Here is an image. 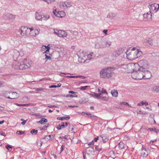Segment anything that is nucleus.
Instances as JSON below:
<instances>
[{
    "label": "nucleus",
    "instance_id": "10",
    "mask_svg": "<svg viewBox=\"0 0 159 159\" xmlns=\"http://www.w3.org/2000/svg\"><path fill=\"white\" fill-rule=\"evenodd\" d=\"M52 12L55 16L59 17H62L65 15V13L64 11H57L55 9L53 10Z\"/></svg>",
    "mask_w": 159,
    "mask_h": 159
},
{
    "label": "nucleus",
    "instance_id": "55",
    "mask_svg": "<svg viewBox=\"0 0 159 159\" xmlns=\"http://www.w3.org/2000/svg\"><path fill=\"white\" fill-rule=\"evenodd\" d=\"M54 33L55 34H57V35H58V32H59V31H58L57 30V29H54Z\"/></svg>",
    "mask_w": 159,
    "mask_h": 159
},
{
    "label": "nucleus",
    "instance_id": "13",
    "mask_svg": "<svg viewBox=\"0 0 159 159\" xmlns=\"http://www.w3.org/2000/svg\"><path fill=\"white\" fill-rule=\"evenodd\" d=\"M134 65L132 63H129L128 64V66L127 68L126 71L128 73H130L132 74L133 73V68Z\"/></svg>",
    "mask_w": 159,
    "mask_h": 159
},
{
    "label": "nucleus",
    "instance_id": "48",
    "mask_svg": "<svg viewBox=\"0 0 159 159\" xmlns=\"http://www.w3.org/2000/svg\"><path fill=\"white\" fill-rule=\"evenodd\" d=\"M101 93V94L102 93H105L107 95L108 94V93L107 92L106 89H105L104 88H102V90L101 91V93Z\"/></svg>",
    "mask_w": 159,
    "mask_h": 159
},
{
    "label": "nucleus",
    "instance_id": "54",
    "mask_svg": "<svg viewBox=\"0 0 159 159\" xmlns=\"http://www.w3.org/2000/svg\"><path fill=\"white\" fill-rule=\"evenodd\" d=\"M0 135H1L4 136H6V134H5V133H4V132H2V131H0Z\"/></svg>",
    "mask_w": 159,
    "mask_h": 159
},
{
    "label": "nucleus",
    "instance_id": "29",
    "mask_svg": "<svg viewBox=\"0 0 159 159\" xmlns=\"http://www.w3.org/2000/svg\"><path fill=\"white\" fill-rule=\"evenodd\" d=\"M30 29V31L29 32V34H28L29 36H35L34 34V30L32 28H29Z\"/></svg>",
    "mask_w": 159,
    "mask_h": 159
},
{
    "label": "nucleus",
    "instance_id": "28",
    "mask_svg": "<svg viewBox=\"0 0 159 159\" xmlns=\"http://www.w3.org/2000/svg\"><path fill=\"white\" fill-rule=\"evenodd\" d=\"M50 48V45L48 44L47 46H46L45 45H43L42 46V48H41V50H43V49H46V51H45V52H49Z\"/></svg>",
    "mask_w": 159,
    "mask_h": 159
},
{
    "label": "nucleus",
    "instance_id": "25",
    "mask_svg": "<svg viewBox=\"0 0 159 159\" xmlns=\"http://www.w3.org/2000/svg\"><path fill=\"white\" fill-rule=\"evenodd\" d=\"M42 19H41V21L42 20H47L50 18V16L48 14H45L42 15Z\"/></svg>",
    "mask_w": 159,
    "mask_h": 159
},
{
    "label": "nucleus",
    "instance_id": "5",
    "mask_svg": "<svg viewBox=\"0 0 159 159\" xmlns=\"http://www.w3.org/2000/svg\"><path fill=\"white\" fill-rule=\"evenodd\" d=\"M87 53L81 51H80L77 53V55L78 57V61L81 63H84L87 60L86 55Z\"/></svg>",
    "mask_w": 159,
    "mask_h": 159
},
{
    "label": "nucleus",
    "instance_id": "52",
    "mask_svg": "<svg viewBox=\"0 0 159 159\" xmlns=\"http://www.w3.org/2000/svg\"><path fill=\"white\" fill-rule=\"evenodd\" d=\"M24 133V132L18 130L16 132V134H22Z\"/></svg>",
    "mask_w": 159,
    "mask_h": 159
},
{
    "label": "nucleus",
    "instance_id": "6",
    "mask_svg": "<svg viewBox=\"0 0 159 159\" xmlns=\"http://www.w3.org/2000/svg\"><path fill=\"white\" fill-rule=\"evenodd\" d=\"M30 29L25 26H21L20 28L19 32L22 36H28Z\"/></svg>",
    "mask_w": 159,
    "mask_h": 159
},
{
    "label": "nucleus",
    "instance_id": "44",
    "mask_svg": "<svg viewBox=\"0 0 159 159\" xmlns=\"http://www.w3.org/2000/svg\"><path fill=\"white\" fill-rule=\"evenodd\" d=\"M89 87L88 86H84L81 87L80 89L81 90H84L87 89Z\"/></svg>",
    "mask_w": 159,
    "mask_h": 159
},
{
    "label": "nucleus",
    "instance_id": "50",
    "mask_svg": "<svg viewBox=\"0 0 159 159\" xmlns=\"http://www.w3.org/2000/svg\"><path fill=\"white\" fill-rule=\"evenodd\" d=\"M95 149L98 152L101 151L102 150V148L101 147H99L98 146H96L95 147Z\"/></svg>",
    "mask_w": 159,
    "mask_h": 159
},
{
    "label": "nucleus",
    "instance_id": "3",
    "mask_svg": "<svg viewBox=\"0 0 159 159\" xmlns=\"http://www.w3.org/2000/svg\"><path fill=\"white\" fill-rule=\"evenodd\" d=\"M27 61V59H25L22 62V63L21 64L19 62H18L17 65L15 67L16 69H19L20 70H25L30 67V65L28 63H26Z\"/></svg>",
    "mask_w": 159,
    "mask_h": 159
},
{
    "label": "nucleus",
    "instance_id": "31",
    "mask_svg": "<svg viewBox=\"0 0 159 159\" xmlns=\"http://www.w3.org/2000/svg\"><path fill=\"white\" fill-rule=\"evenodd\" d=\"M47 122V119L45 118H43L41 119V120L38 121V122L39 123H41V124H44Z\"/></svg>",
    "mask_w": 159,
    "mask_h": 159
},
{
    "label": "nucleus",
    "instance_id": "8",
    "mask_svg": "<svg viewBox=\"0 0 159 159\" xmlns=\"http://www.w3.org/2000/svg\"><path fill=\"white\" fill-rule=\"evenodd\" d=\"M149 8L150 9L149 12H156L159 9V4L157 3H154L150 5L149 6Z\"/></svg>",
    "mask_w": 159,
    "mask_h": 159
},
{
    "label": "nucleus",
    "instance_id": "33",
    "mask_svg": "<svg viewBox=\"0 0 159 159\" xmlns=\"http://www.w3.org/2000/svg\"><path fill=\"white\" fill-rule=\"evenodd\" d=\"M92 54L93 53L88 54L87 53L86 57V59H87L86 60H90L92 58Z\"/></svg>",
    "mask_w": 159,
    "mask_h": 159
},
{
    "label": "nucleus",
    "instance_id": "22",
    "mask_svg": "<svg viewBox=\"0 0 159 159\" xmlns=\"http://www.w3.org/2000/svg\"><path fill=\"white\" fill-rule=\"evenodd\" d=\"M86 151L87 153L89 155L93 154L94 152V148L92 147L88 148L86 149Z\"/></svg>",
    "mask_w": 159,
    "mask_h": 159
},
{
    "label": "nucleus",
    "instance_id": "2",
    "mask_svg": "<svg viewBox=\"0 0 159 159\" xmlns=\"http://www.w3.org/2000/svg\"><path fill=\"white\" fill-rule=\"evenodd\" d=\"M111 68L102 69L100 71V76L102 78H108L111 76Z\"/></svg>",
    "mask_w": 159,
    "mask_h": 159
},
{
    "label": "nucleus",
    "instance_id": "35",
    "mask_svg": "<svg viewBox=\"0 0 159 159\" xmlns=\"http://www.w3.org/2000/svg\"><path fill=\"white\" fill-rule=\"evenodd\" d=\"M101 95V93H95L94 94V98H95L97 99H100V97H101L100 95Z\"/></svg>",
    "mask_w": 159,
    "mask_h": 159
},
{
    "label": "nucleus",
    "instance_id": "18",
    "mask_svg": "<svg viewBox=\"0 0 159 159\" xmlns=\"http://www.w3.org/2000/svg\"><path fill=\"white\" fill-rule=\"evenodd\" d=\"M144 43L147 45H152L153 44V40L152 39L150 38H146L144 40Z\"/></svg>",
    "mask_w": 159,
    "mask_h": 159
},
{
    "label": "nucleus",
    "instance_id": "37",
    "mask_svg": "<svg viewBox=\"0 0 159 159\" xmlns=\"http://www.w3.org/2000/svg\"><path fill=\"white\" fill-rule=\"evenodd\" d=\"M68 77L70 78H78V77H81L83 79H84L85 77L84 76H81L80 75L78 76H68Z\"/></svg>",
    "mask_w": 159,
    "mask_h": 159
},
{
    "label": "nucleus",
    "instance_id": "59",
    "mask_svg": "<svg viewBox=\"0 0 159 159\" xmlns=\"http://www.w3.org/2000/svg\"><path fill=\"white\" fill-rule=\"evenodd\" d=\"M27 120H25L21 122V124L23 125H25Z\"/></svg>",
    "mask_w": 159,
    "mask_h": 159
},
{
    "label": "nucleus",
    "instance_id": "34",
    "mask_svg": "<svg viewBox=\"0 0 159 159\" xmlns=\"http://www.w3.org/2000/svg\"><path fill=\"white\" fill-rule=\"evenodd\" d=\"M65 2H61L59 3V7L61 9H65Z\"/></svg>",
    "mask_w": 159,
    "mask_h": 159
},
{
    "label": "nucleus",
    "instance_id": "39",
    "mask_svg": "<svg viewBox=\"0 0 159 159\" xmlns=\"http://www.w3.org/2000/svg\"><path fill=\"white\" fill-rule=\"evenodd\" d=\"M11 92H10V91H6L5 92V93H4V95L7 98L8 96H10Z\"/></svg>",
    "mask_w": 159,
    "mask_h": 159
},
{
    "label": "nucleus",
    "instance_id": "64",
    "mask_svg": "<svg viewBox=\"0 0 159 159\" xmlns=\"http://www.w3.org/2000/svg\"><path fill=\"white\" fill-rule=\"evenodd\" d=\"M94 92H92L91 93L89 94V95H90L91 97L94 98V94H95Z\"/></svg>",
    "mask_w": 159,
    "mask_h": 159
},
{
    "label": "nucleus",
    "instance_id": "36",
    "mask_svg": "<svg viewBox=\"0 0 159 159\" xmlns=\"http://www.w3.org/2000/svg\"><path fill=\"white\" fill-rule=\"evenodd\" d=\"M38 131L35 129H32L30 131V133L32 134L36 135L38 133Z\"/></svg>",
    "mask_w": 159,
    "mask_h": 159
},
{
    "label": "nucleus",
    "instance_id": "17",
    "mask_svg": "<svg viewBox=\"0 0 159 159\" xmlns=\"http://www.w3.org/2000/svg\"><path fill=\"white\" fill-rule=\"evenodd\" d=\"M134 65L133 72H137L138 70H139L141 69L139 66L138 63H133Z\"/></svg>",
    "mask_w": 159,
    "mask_h": 159
},
{
    "label": "nucleus",
    "instance_id": "12",
    "mask_svg": "<svg viewBox=\"0 0 159 159\" xmlns=\"http://www.w3.org/2000/svg\"><path fill=\"white\" fill-rule=\"evenodd\" d=\"M2 17L4 19L7 20L14 18H15V16L10 13H5L3 15Z\"/></svg>",
    "mask_w": 159,
    "mask_h": 159
},
{
    "label": "nucleus",
    "instance_id": "15",
    "mask_svg": "<svg viewBox=\"0 0 159 159\" xmlns=\"http://www.w3.org/2000/svg\"><path fill=\"white\" fill-rule=\"evenodd\" d=\"M152 16L150 12L145 13L143 15L144 20L145 21L150 20H151Z\"/></svg>",
    "mask_w": 159,
    "mask_h": 159
},
{
    "label": "nucleus",
    "instance_id": "1",
    "mask_svg": "<svg viewBox=\"0 0 159 159\" xmlns=\"http://www.w3.org/2000/svg\"><path fill=\"white\" fill-rule=\"evenodd\" d=\"M126 54L127 58L129 60H132L140 57L143 53L139 49L134 48L131 50H127Z\"/></svg>",
    "mask_w": 159,
    "mask_h": 159
},
{
    "label": "nucleus",
    "instance_id": "46",
    "mask_svg": "<svg viewBox=\"0 0 159 159\" xmlns=\"http://www.w3.org/2000/svg\"><path fill=\"white\" fill-rule=\"evenodd\" d=\"M153 90L157 92H159V86H157L153 88Z\"/></svg>",
    "mask_w": 159,
    "mask_h": 159
},
{
    "label": "nucleus",
    "instance_id": "14",
    "mask_svg": "<svg viewBox=\"0 0 159 159\" xmlns=\"http://www.w3.org/2000/svg\"><path fill=\"white\" fill-rule=\"evenodd\" d=\"M111 44V42L109 40H106L102 44V48H105L110 47Z\"/></svg>",
    "mask_w": 159,
    "mask_h": 159
},
{
    "label": "nucleus",
    "instance_id": "40",
    "mask_svg": "<svg viewBox=\"0 0 159 159\" xmlns=\"http://www.w3.org/2000/svg\"><path fill=\"white\" fill-rule=\"evenodd\" d=\"M102 101H108V98L106 97H102L101 96L100 97V99Z\"/></svg>",
    "mask_w": 159,
    "mask_h": 159
},
{
    "label": "nucleus",
    "instance_id": "43",
    "mask_svg": "<svg viewBox=\"0 0 159 159\" xmlns=\"http://www.w3.org/2000/svg\"><path fill=\"white\" fill-rule=\"evenodd\" d=\"M40 31L39 29H38L36 30H34V35L36 36L37 34H39V32Z\"/></svg>",
    "mask_w": 159,
    "mask_h": 159
},
{
    "label": "nucleus",
    "instance_id": "57",
    "mask_svg": "<svg viewBox=\"0 0 159 159\" xmlns=\"http://www.w3.org/2000/svg\"><path fill=\"white\" fill-rule=\"evenodd\" d=\"M59 138H60V139H68V138H67V136H66V135H65L64 136H62V137H59Z\"/></svg>",
    "mask_w": 159,
    "mask_h": 159
},
{
    "label": "nucleus",
    "instance_id": "32",
    "mask_svg": "<svg viewBox=\"0 0 159 159\" xmlns=\"http://www.w3.org/2000/svg\"><path fill=\"white\" fill-rule=\"evenodd\" d=\"M116 16V15L115 14L110 12L108 13L107 16V17L108 18L111 19L113 17H115Z\"/></svg>",
    "mask_w": 159,
    "mask_h": 159
},
{
    "label": "nucleus",
    "instance_id": "61",
    "mask_svg": "<svg viewBox=\"0 0 159 159\" xmlns=\"http://www.w3.org/2000/svg\"><path fill=\"white\" fill-rule=\"evenodd\" d=\"M48 126V125L47 126L46 125H44L43 127L42 128V130H45V129L47 128Z\"/></svg>",
    "mask_w": 159,
    "mask_h": 159
},
{
    "label": "nucleus",
    "instance_id": "19",
    "mask_svg": "<svg viewBox=\"0 0 159 159\" xmlns=\"http://www.w3.org/2000/svg\"><path fill=\"white\" fill-rule=\"evenodd\" d=\"M141 156L143 157H146L149 154V152H148L146 149L143 147L142 148L141 152Z\"/></svg>",
    "mask_w": 159,
    "mask_h": 159
},
{
    "label": "nucleus",
    "instance_id": "42",
    "mask_svg": "<svg viewBox=\"0 0 159 159\" xmlns=\"http://www.w3.org/2000/svg\"><path fill=\"white\" fill-rule=\"evenodd\" d=\"M43 142L41 141H38L37 142V146L38 148H40L42 145Z\"/></svg>",
    "mask_w": 159,
    "mask_h": 159
},
{
    "label": "nucleus",
    "instance_id": "24",
    "mask_svg": "<svg viewBox=\"0 0 159 159\" xmlns=\"http://www.w3.org/2000/svg\"><path fill=\"white\" fill-rule=\"evenodd\" d=\"M68 126L69 130L70 132L71 133H75L76 132V129H74L73 126L70 125V124Z\"/></svg>",
    "mask_w": 159,
    "mask_h": 159
},
{
    "label": "nucleus",
    "instance_id": "11",
    "mask_svg": "<svg viewBox=\"0 0 159 159\" xmlns=\"http://www.w3.org/2000/svg\"><path fill=\"white\" fill-rule=\"evenodd\" d=\"M143 71V79H150L152 76L150 72L145 70H144Z\"/></svg>",
    "mask_w": 159,
    "mask_h": 159
},
{
    "label": "nucleus",
    "instance_id": "21",
    "mask_svg": "<svg viewBox=\"0 0 159 159\" xmlns=\"http://www.w3.org/2000/svg\"><path fill=\"white\" fill-rule=\"evenodd\" d=\"M58 36L60 37H66L67 36V33L64 31L59 30Z\"/></svg>",
    "mask_w": 159,
    "mask_h": 159
},
{
    "label": "nucleus",
    "instance_id": "62",
    "mask_svg": "<svg viewBox=\"0 0 159 159\" xmlns=\"http://www.w3.org/2000/svg\"><path fill=\"white\" fill-rule=\"evenodd\" d=\"M49 88H56V85H51L49 86Z\"/></svg>",
    "mask_w": 159,
    "mask_h": 159
},
{
    "label": "nucleus",
    "instance_id": "7",
    "mask_svg": "<svg viewBox=\"0 0 159 159\" xmlns=\"http://www.w3.org/2000/svg\"><path fill=\"white\" fill-rule=\"evenodd\" d=\"M141 69L145 70L147 68L148 66V62L146 60H142L138 62Z\"/></svg>",
    "mask_w": 159,
    "mask_h": 159
},
{
    "label": "nucleus",
    "instance_id": "41",
    "mask_svg": "<svg viewBox=\"0 0 159 159\" xmlns=\"http://www.w3.org/2000/svg\"><path fill=\"white\" fill-rule=\"evenodd\" d=\"M119 55V54L116 52H114L112 53L111 56L112 57H118Z\"/></svg>",
    "mask_w": 159,
    "mask_h": 159
},
{
    "label": "nucleus",
    "instance_id": "23",
    "mask_svg": "<svg viewBox=\"0 0 159 159\" xmlns=\"http://www.w3.org/2000/svg\"><path fill=\"white\" fill-rule=\"evenodd\" d=\"M42 15H41L39 13L36 12L35 13V19L38 20H41L42 19Z\"/></svg>",
    "mask_w": 159,
    "mask_h": 159
},
{
    "label": "nucleus",
    "instance_id": "27",
    "mask_svg": "<svg viewBox=\"0 0 159 159\" xmlns=\"http://www.w3.org/2000/svg\"><path fill=\"white\" fill-rule=\"evenodd\" d=\"M65 9H68L72 6V4L71 2H65Z\"/></svg>",
    "mask_w": 159,
    "mask_h": 159
},
{
    "label": "nucleus",
    "instance_id": "20",
    "mask_svg": "<svg viewBox=\"0 0 159 159\" xmlns=\"http://www.w3.org/2000/svg\"><path fill=\"white\" fill-rule=\"evenodd\" d=\"M118 66V68H120L122 71L125 72L128 66V64H119Z\"/></svg>",
    "mask_w": 159,
    "mask_h": 159
},
{
    "label": "nucleus",
    "instance_id": "45",
    "mask_svg": "<svg viewBox=\"0 0 159 159\" xmlns=\"http://www.w3.org/2000/svg\"><path fill=\"white\" fill-rule=\"evenodd\" d=\"M5 147L9 151H11L12 150V146L9 145H6L5 146Z\"/></svg>",
    "mask_w": 159,
    "mask_h": 159
},
{
    "label": "nucleus",
    "instance_id": "9",
    "mask_svg": "<svg viewBox=\"0 0 159 159\" xmlns=\"http://www.w3.org/2000/svg\"><path fill=\"white\" fill-rule=\"evenodd\" d=\"M81 34L80 33L75 31L71 32L70 37V39H78L81 37Z\"/></svg>",
    "mask_w": 159,
    "mask_h": 159
},
{
    "label": "nucleus",
    "instance_id": "16",
    "mask_svg": "<svg viewBox=\"0 0 159 159\" xmlns=\"http://www.w3.org/2000/svg\"><path fill=\"white\" fill-rule=\"evenodd\" d=\"M11 94L10 96L11 97L8 96L7 97V98L11 99H15L19 97V94L16 92H11Z\"/></svg>",
    "mask_w": 159,
    "mask_h": 159
},
{
    "label": "nucleus",
    "instance_id": "56",
    "mask_svg": "<svg viewBox=\"0 0 159 159\" xmlns=\"http://www.w3.org/2000/svg\"><path fill=\"white\" fill-rule=\"evenodd\" d=\"M57 128L58 130L61 129V125H57Z\"/></svg>",
    "mask_w": 159,
    "mask_h": 159
},
{
    "label": "nucleus",
    "instance_id": "49",
    "mask_svg": "<svg viewBox=\"0 0 159 159\" xmlns=\"http://www.w3.org/2000/svg\"><path fill=\"white\" fill-rule=\"evenodd\" d=\"M55 1V0H46V2L48 4H49L53 3Z\"/></svg>",
    "mask_w": 159,
    "mask_h": 159
},
{
    "label": "nucleus",
    "instance_id": "63",
    "mask_svg": "<svg viewBox=\"0 0 159 159\" xmlns=\"http://www.w3.org/2000/svg\"><path fill=\"white\" fill-rule=\"evenodd\" d=\"M100 137H98L96 138H94V141L95 142H97V140H98L99 139Z\"/></svg>",
    "mask_w": 159,
    "mask_h": 159
},
{
    "label": "nucleus",
    "instance_id": "51",
    "mask_svg": "<svg viewBox=\"0 0 159 159\" xmlns=\"http://www.w3.org/2000/svg\"><path fill=\"white\" fill-rule=\"evenodd\" d=\"M51 135H50L48 136H45L43 139H45L50 140L51 139Z\"/></svg>",
    "mask_w": 159,
    "mask_h": 159
},
{
    "label": "nucleus",
    "instance_id": "58",
    "mask_svg": "<svg viewBox=\"0 0 159 159\" xmlns=\"http://www.w3.org/2000/svg\"><path fill=\"white\" fill-rule=\"evenodd\" d=\"M64 147V146L63 145H61V150L60 151V153H61L63 150V148Z\"/></svg>",
    "mask_w": 159,
    "mask_h": 159
},
{
    "label": "nucleus",
    "instance_id": "60",
    "mask_svg": "<svg viewBox=\"0 0 159 159\" xmlns=\"http://www.w3.org/2000/svg\"><path fill=\"white\" fill-rule=\"evenodd\" d=\"M64 119H65L66 120H68L70 119V116H67L66 117H63Z\"/></svg>",
    "mask_w": 159,
    "mask_h": 159
},
{
    "label": "nucleus",
    "instance_id": "26",
    "mask_svg": "<svg viewBox=\"0 0 159 159\" xmlns=\"http://www.w3.org/2000/svg\"><path fill=\"white\" fill-rule=\"evenodd\" d=\"M99 140L100 141H102L104 143H105L108 141V139L106 137L103 135H101L99 137Z\"/></svg>",
    "mask_w": 159,
    "mask_h": 159
},
{
    "label": "nucleus",
    "instance_id": "4",
    "mask_svg": "<svg viewBox=\"0 0 159 159\" xmlns=\"http://www.w3.org/2000/svg\"><path fill=\"white\" fill-rule=\"evenodd\" d=\"M143 70L140 69L137 72H133L131 75L134 79L141 80L143 79Z\"/></svg>",
    "mask_w": 159,
    "mask_h": 159
},
{
    "label": "nucleus",
    "instance_id": "30",
    "mask_svg": "<svg viewBox=\"0 0 159 159\" xmlns=\"http://www.w3.org/2000/svg\"><path fill=\"white\" fill-rule=\"evenodd\" d=\"M111 93L112 96L115 97H117L118 96V92L117 90H113L111 91Z\"/></svg>",
    "mask_w": 159,
    "mask_h": 159
},
{
    "label": "nucleus",
    "instance_id": "38",
    "mask_svg": "<svg viewBox=\"0 0 159 159\" xmlns=\"http://www.w3.org/2000/svg\"><path fill=\"white\" fill-rule=\"evenodd\" d=\"M125 144L122 142H120L119 143V147L121 149H123L124 147Z\"/></svg>",
    "mask_w": 159,
    "mask_h": 159
},
{
    "label": "nucleus",
    "instance_id": "47",
    "mask_svg": "<svg viewBox=\"0 0 159 159\" xmlns=\"http://www.w3.org/2000/svg\"><path fill=\"white\" fill-rule=\"evenodd\" d=\"M141 103L142 105H145V106H147L148 105V102L146 101H142L141 102Z\"/></svg>",
    "mask_w": 159,
    "mask_h": 159
},
{
    "label": "nucleus",
    "instance_id": "53",
    "mask_svg": "<svg viewBox=\"0 0 159 159\" xmlns=\"http://www.w3.org/2000/svg\"><path fill=\"white\" fill-rule=\"evenodd\" d=\"M45 56L46 57L45 59H46V60H48V59H49L50 60H51V57L50 56H48L46 54H45Z\"/></svg>",
    "mask_w": 159,
    "mask_h": 159
}]
</instances>
